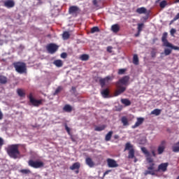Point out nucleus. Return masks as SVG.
<instances>
[{
  "label": "nucleus",
  "mask_w": 179,
  "mask_h": 179,
  "mask_svg": "<svg viewBox=\"0 0 179 179\" xmlns=\"http://www.w3.org/2000/svg\"><path fill=\"white\" fill-rule=\"evenodd\" d=\"M113 131H108V133L106 135V136H105V141H106V142H108V141H111V138L113 137Z\"/></svg>",
  "instance_id": "obj_24"
},
{
  "label": "nucleus",
  "mask_w": 179,
  "mask_h": 179,
  "mask_svg": "<svg viewBox=\"0 0 179 179\" xmlns=\"http://www.w3.org/2000/svg\"><path fill=\"white\" fill-rule=\"evenodd\" d=\"M125 72H127V70L126 69H120L117 71V73L119 75H124L125 74Z\"/></svg>",
  "instance_id": "obj_39"
},
{
  "label": "nucleus",
  "mask_w": 179,
  "mask_h": 179,
  "mask_svg": "<svg viewBox=\"0 0 179 179\" xmlns=\"http://www.w3.org/2000/svg\"><path fill=\"white\" fill-rule=\"evenodd\" d=\"M85 163L89 167H94V162H93V159L90 157H87L85 159Z\"/></svg>",
  "instance_id": "obj_18"
},
{
  "label": "nucleus",
  "mask_w": 179,
  "mask_h": 179,
  "mask_svg": "<svg viewBox=\"0 0 179 179\" xmlns=\"http://www.w3.org/2000/svg\"><path fill=\"white\" fill-rule=\"evenodd\" d=\"M71 37V34L68 31H64L62 34L63 40H68Z\"/></svg>",
  "instance_id": "obj_31"
},
{
  "label": "nucleus",
  "mask_w": 179,
  "mask_h": 179,
  "mask_svg": "<svg viewBox=\"0 0 179 179\" xmlns=\"http://www.w3.org/2000/svg\"><path fill=\"white\" fill-rule=\"evenodd\" d=\"M107 51H108V52H113V47L108 46L107 47Z\"/></svg>",
  "instance_id": "obj_48"
},
{
  "label": "nucleus",
  "mask_w": 179,
  "mask_h": 179,
  "mask_svg": "<svg viewBox=\"0 0 179 179\" xmlns=\"http://www.w3.org/2000/svg\"><path fill=\"white\" fill-rule=\"evenodd\" d=\"M3 5L6 8H8V9H10L12 8H14L15 1H13V0H7V1L3 2Z\"/></svg>",
  "instance_id": "obj_14"
},
{
  "label": "nucleus",
  "mask_w": 179,
  "mask_h": 179,
  "mask_svg": "<svg viewBox=\"0 0 179 179\" xmlns=\"http://www.w3.org/2000/svg\"><path fill=\"white\" fill-rule=\"evenodd\" d=\"M161 113H162V110L155 109L151 112V114H153L154 115H160Z\"/></svg>",
  "instance_id": "obj_35"
},
{
  "label": "nucleus",
  "mask_w": 179,
  "mask_h": 179,
  "mask_svg": "<svg viewBox=\"0 0 179 179\" xmlns=\"http://www.w3.org/2000/svg\"><path fill=\"white\" fill-rule=\"evenodd\" d=\"M124 150H129L128 159H135V150L130 143H127Z\"/></svg>",
  "instance_id": "obj_5"
},
{
  "label": "nucleus",
  "mask_w": 179,
  "mask_h": 179,
  "mask_svg": "<svg viewBox=\"0 0 179 179\" xmlns=\"http://www.w3.org/2000/svg\"><path fill=\"white\" fill-rule=\"evenodd\" d=\"M104 129H106V127L104 125H102L95 127L94 131L100 132L101 131H104Z\"/></svg>",
  "instance_id": "obj_36"
},
{
  "label": "nucleus",
  "mask_w": 179,
  "mask_h": 179,
  "mask_svg": "<svg viewBox=\"0 0 179 179\" xmlns=\"http://www.w3.org/2000/svg\"><path fill=\"white\" fill-rule=\"evenodd\" d=\"M133 64L134 65H139V58L138 57V55H134L133 57Z\"/></svg>",
  "instance_id": "obj_28"
},
{
  "label": "nucleus",
  "mask_w": 179,
  "mask_h": 179,
  "mask_svg": "<svg viewBox=\"0 0 179 179\" xmlns=\"http://www.w3.org/2000/svg\"><path fill=\"white\" fill-rule=\"evenodd\" d=\"M29 101L30 103L32 104V106H34V107H38V106L41 105L43 103V99H35L33 98V94L31 93L29 95Z\"/></svg>",
  "instance_id": "obj_8"
},
{
  "label": "nucleus",
  "mask_w": 179,
  "mask_h": 179,
  "mask_svg": "<svg viewBox=\"0 0 179 179\" xmlns=\"http://www.w3.org/2000/svg\"><path fill=\"white\" fill-rule=\"evenodd\" d=\"M167 167H169V162L162 163L158 166L157 171H162V173H166V171H167Z\"/></svg>",
  "instance_id": "obj_12"
},
{
  "label": "nucleus",
  "mask_w": 179,
  "mask_h": 179,
  "mask_svg": "<svg viewBox=\"0 0 179 179\" xmlns=\"http://www.w3.org/2000/svg\"><path fill=\"white\" fill-rule=\"evenodd\" d=\"M159 6L162 8V9H164L166 6H167V1L163 0L159 3Z\"/></svg>",
  "instance_id": "obj_33"
},
{
  "label": "nucleus",
  "mask_w": 179,
  "mask_h": 179,
  "mask_svg": "<svg viewBox=\"0 0 179 179\" xmlns=\"http://www.w3.org/2000/svg\"><path fill=\"white\" fill-rule=\"evenodd\" d=\"M59 46L55 43H50L46 46V50L49 54H55L58 51Z\"/></svg>",
  "instance_id": "obj_7"
},
{
  "label": "nucleus",
  "mask_w": 179,
  "mask_h": 179,
  "mask_svg": "<svg viewBox=\"0 0 179 179\" xmlns=\"http://www.w3.org/2000/svg\"><path fill=\"white\" fill-rule=\"evenodd\" d=\"M143 23L138 24V33H141L142 31V29H143Z\"/></svg>",
  "instance_id": "obj_41"
},
{
  "label": "nucleus",
  "mask_w": 179,
  "mask_h": 179,
  "mask_svg": "<svg viewBox=\"0 0 179 179\" xmlns=\"http://www.w3.org/2000/svg\"><path fill=\"white\" fill-rule=\"evenodd\" d=\"M166 47H168L169 48H171V50H175L176 51H179V47L173 45V44H171V43L168 44V45Z\"/></svg>",
  "instance_id": "obj_34"
},
{
  "label": "nucleus",
  "mask_w": 179,
  "mask_h": 179,
  "mask_svg": "<svg viewBox=\"0 0 179 179\" xmlns=\"http://www.w3.org/2000/svg\"><path fill=\"white\" fill-rule=\"evenodd\" d=\"M38 1H41V0H38Z\"/></svg>",
  "instance_id": "obj_60"
},
{
  "label": "nucleus",
  "mask_w": 179,
  "mask_h": 179,
  "mask_svg": "<svg viewBox=\"0 0 179 179\" xmlns=\"http://www.w3.org/2000/svg\"><path fill=\"white\" fill-rule=\"evenodd\" d=\"M64 127L67 134H69V135H71V129L68 127V124H66Z\"/></svg>",
  "instance_id": "obj_43"
},
{
  "label": "nucleus",
  "mask_w": 179,
  "mask_h": 179,
  "mask_svg": "<svg viewBox=\"0 0 179 179\" xmlns=\"http://www.w3.org/2000/svg\"><path fill=\"white\" fill-rule=\"evenodd\" d=\"M107 163H108V167L111 168V169H114L115 167H118V164H117V161L113 159H110L108 158L106 160Z\"/></svg>",
  "instance_id": "obj_13"
},
{
  "label": "nucleus",
  "mask_w": 179,
  "mask_h": 179,
  "mask_svg": "<svg viewBox=\"0 0 179 179\" xmlns=\"http://www.w3.org/2000/svg\"><path fill=\"white\" fill-rule=\"evenodd\" d=\"M176 179H179V176L177 177V178Z\"/></svg>",
  "instance_id": "obj_59"
},
{
  "label": "nucleus",
  "mask_w": 179,
  "mask_h": 179,
  "mask_svg": "<svg viewBox=\"0 0 179 179\" xmlns=\"http://www.w3.org/2000/svg\"><path fill=\"white\" fill-rule=\"evenodd\" d=\"M80 13V8L77 6H71L69 8V13L70 15H77L78 13Z\"/></svg>",
  "instance_id": "obj_10"
},
{
  "label": "nucleus",
  "mask_w": 179,
  "mask_h": 179,
  "mask_svg": "<svg viewBox=\"0 0 179 179\" xmlns=\"http://www.w3.org/2000/svg\"><path fill=\"white\" fill-rule=\"evenodd\" d=\"M121 103L124 104L127 107H128V106H131V101L128 99H122Z\"/></svg>",
  "instance_id": "obj_25"
},
{
  "label": "nucleus",
  "mask_w": 179,
  "mask_h": 179,
  "mask_svg": "<svg viewBox=\"0 0 179 179\" xmlns=\"http://www.w3.org/2000/svg\"><path fill=\"white\" fill-rule=\"evenodd\" d=\"M92 3L94 6H99V5L97 4L98 3V1L97 0H93L92 1Z\"/></svg>",
  "instance_id": "obj_49"
},
{
  "label": "nucleus",
  "mask_w": 179,
  "mask_h": 179,
  "mask_svg": "<svg viewBox=\"0 0 179 179\" xmlns=\"http://www.w3.org/2000/svg\"><path fill=\"white\" fill-rule=\"evenodd\" d=\"M109 173H111V170H108L105 171V173H103V177H106V176H107V174H108Z\"/></svg>",
  "instance_id": "obj_51"
},
{
  "label": "nucleus",
  "mask_w": 179,
  "mask_h": 179,
  "mask_svg": "<svg viewBox=\"0 0 179 179\" xmlns=\"http://www.w3.org/2000/svg\"><path fill=\"white\" fill-rule=\"evenodd\" d=\"M138 162V159H136V157H134V163H136Z\"/></svg>",
  "instance_id": "obj_57"
},
{
  "label": "nucleus",
  "mask_w": 179,
  "mask_h": 179,
  "mask_svg": "<svg viewBox=\"0 0 179 179\" xmlns=\"http://www.w3.org/2000/svg\"><path fill=\"white\" fill-rule=\"evenodd\" d=\"M100 31V29L98 27H94L91 29V33H97Z\"/></svg>",
  "instance_id": "obj_38"
},
{
  "label": "nucleus",
  "mask_w": 179,
  "mask_h": 179,
  "mask_svg": "<svg viewBox=\"0 0 179 179\" xmlns=\"http://www.w3.org/2000/svg\"><path fill=\"white\" fill-rule=\"evenodd\" d=\"M76 174H79V169H76V171H75Z\"/></svg>",
  "instance_id": "obj_56"
},
{
  "label": "nucleus",
  "mask_w": 179,
  "mask_h": 179,
  "mask_svg": "<svg viewBox=\"0 0 179 179\" xmlns=\"http://www.w3.org/2000/svg\"><path fill=\"white\" fill-rule=\"evenodd\" d=\"M101 94L102 95V97H103L104 99H107L108 96H110V90L108 88L102 90L101 92Z\"/></svg>",
  "instance_id": "obj_16"
},
{
  "label": "nucleus",
  "mask_w": 179,
  "mask_h": 179,
  "mask_svg": "<svg viewBox=\"0 0 179 179\" xmlns=\"http://www.w3.org/2000/svg\"><path fill=\"white\" fill-rule=\"evenodd\" d=\"M179 3V0H176L175 1H174V3Z\"/></svg>",
  "instance_id": "obj_58"
},
{
  "label": "nucleus",
  "mask_w": 179,
  "mask_h": 179,
  "mask_svg": "<svg viewBox=\"0 0 179 179\" xmlns=\"http://www.w3.org/2000/svg\"><path fill=\"white\" fill-rule=\"evenodd\" d=\"M172 150L173 152H174L175 153H178L179 152V141L178 143H176L175 144V145H173L172 147Z\"/></svg>",
  "instance_id": "obj_27"
},
{
  "label": "nucleus",
  "mask_w": 179,
  "mask_h": 179,
  "mask_svg": "<svg viewBox=\"0 0 179 179\" xmlns=\"http://www.w3.org/2000/svg\"><path fill=\"white\" fill-rule=\"evenodd\" d=\"M176 31H177L176 30V29L172 28V29H171V31H170L171 35V36H174V34H176Z\"/></svg>",
  "instance_id": "obj_44"
},
{
  "label": "nucleus",
  "mask_w": 179,
  "mask_h": 179,
  "mask_svg": "<svg viewBox=\"0 0 179 179\" xmlns=\"http://www.w3.org/2000/svg\"><path fill=\"white\" fill-rule=\"evenodd\" d=\"M177 20H174V18L171 21L170 24H172L173 22H176Z\"/></svg>",
  "instance_id": "obj_54"
},
{
  "label": "nucleus",
  "mask_w": 179,
  "mask_h": 179,
  "mask_svg": "<svg viewBox=\"0 0 179 179\" xmlns=\"http://www.w3.org/2000/svg\"><path fill=\"white\" fill-rule=\"evenodd\" d=\"M7 155L11 159H19L20 157V151H19V144H12L6 149Z\"/></svg>",
  "instance_id": "obj_3"
},
{
  "label": "nucleus",
  "mask_w": 179,
  "mask_h": 179,
  "mask_svg": "<svg viewBox=\"0 0 179 179\" xmlns=\"http://www.w3.org/2000/svg\"><path fill=\"white\" fill-rule=\"evenodd\" d=\"M69 169L70 170H79L80 169V163L75 162Z\"/></svg>",
  "instance_id": "obj_19"
},
{
  "label": "nucleus",
  "mask_w": 179,
  "mask_h": 179,
  "mask_svg": "<svg viewBox=\"0 0 179 179\" xmlns=\"http://www.w3.org/2000/svg\"><path fill=\"white\" fill-rule=\"evenodd\" d=\"M111 30L113 33H118L120 31V25L118 24L112 25Z\"/></svg>",
  "instance_id": "obj_21"
},
{
  "label": "nucleus",
  "mask_w": 179,
  "mask_h": 179,
  "mask_svg": "<svg viewBox=\"0 0 179 179\" xmlns=\"http://www.w3.org/2000/svg\"><path fill=\"white\" fill-rule=\"evenodd\" d=\"M71 90H73V92H76V87H72Z\"/></svg>",
  "instance_id": "obj_53"
},
{
  "label": "nucleus",
  "mask_w": 179,
  "mask_h": 179,
  "mask_svg": "<svg viewBox=\"0 0 179 179\" xmlns=\"http://www.w3.org/2000/svg\"><path fill=\"white\" fill-rule=\"evenodd\" d=\"M13 66L15 68L17 73H26L27 72V67L26 63L22 62H15L13 63Z\"/></svg>",
  "instance_id": "obj_4"
},
{
  "label": "nucleus",
  "mask_w": 179,
  "mask_h": 179,
  "mask_svg": "<svg viewBox=\"0 0 179 179\" xmlns=\"http://www.w3.org/2000/svg\"><path fill=\"white\" fill-rule=\"evenodd\" d=\"M61 90H62V87H58L54 92V96H56V94H58V93H59Z\"/></svg>",
  "instance_id": "obj_42"
},
{
  "label": "nucleus",
  "mask_w": 179,
  "mask_h": 179,
  "mask_svg": "<svg viewBox=\"0 0 179 179\" xmlns=\"http://www.w3.org/2000/svg\"><path fill=\"white\" fill-rule=\"evenodd\" d=\"M165 150H166V141H161L160 145L157 148L158 155H163Z\"/></svg>",
  "instance_id": "obj_11"
},
{
  "label": "nucleus",
  "mask_w": 179,
  "mask_h": 179,
  "mask_svg": "<svg viewBox=\"0 0 179 179\" xmlns=\"http://www.w3.org/2000/svg\"><path fill=\"white\" fill-rule=\"evenodd\" d=\"M113 79H114V77L111 76H108L104 78H99V85L101 87H104V86H106V83H108V82H110V80H113Z\"/></svg>",
  "instance_id": "obj_9"
},
{
  "label": "nucleus",
  "mask_w": 179,
  "mask_h": 179,
  "mask_svg": "<svg viewBox=\"0 0 179 179\" xmlns=\"http://www.w3.org/2000/svg\"><path fill=\"white\" fill-rule=\"evenodd\" d=\"M63 110L66 111V113H71L72 111V106L70 105H65Z\"/></svg>",
  "instance_id": "obj_30"
},
{
  "label": "nucleus",
  "mask_w": 179,
  "mask_h": 179,
  "mask_svg": "<svg viewBox=\"0 0 179 179\" xmlns=\"http://www.w3.org/2000/svg\"><path fill=\"white\" fill-rule=\"evenodd\" d=\"M121 122L123 124V127H128L129 125V122H128V117L123 116L121 118Z\"/></svg>",
  "instance_id": "obj_20"
},
{
  "label": "nucleus",
  "mask_w": 179,
  "mask_h": 179,
  "mask_svg": "<svg viewBox=\"0 0 179 179\" xmlns=\"http://www.w3.org/2000/svg\"><path fill=\"white\" fill-rule=\"evenodd\" d=\"M3 144H4L3 139L0 137V148H2V146H3Z\"/></svg>",
  "instance_id": "obj_47"
},
{
  "label": "nucleus",
  "mask_w": 179,
  "mask_h": 179,
  "mask_svg": "<svg viewBox=\"0 0 179 179\" xmlns=\"http://www.w3.org/2000/svg\"><path fill=\"white\" fill-rule=\"evenodd\" d=\"M171 51H172L171 49H169V48L164 49V54L166 56L170 55V54H171Z\"/></svg>",
  "instance_id": "obj_40"
},
{
  "label": "nucleus",
  "mask_w": 179,
  "mask_h": 179,
  "mask_svg": "<svg viewBox=\"0 0 179 179\" xmlns=\"http://www.w3.org/2000/svg\"><path fill=\"white\" fill-rule=\"evenodd\" d=\"M129 82V76H125L115 83L117 90L115 92V96H120L127 90V85Z\"/></svg>",
  "instance_id": "obj_2"
},
{
  "label": "nucleus",
  "mask_w": 179,
  "mask_h": 179,
  "mask_svg": "<svg viewBox=\"0 0 179 179\" xmlns=\"http://www.w3.org/2000/svg\"><path fill=\"white\" fill-rule=\"evenodd\" d=\"M89 55H86V54H84V55H82L80 57V59H81V61H89Z\"/></svg>",
  "instance_id": "obj_32"
},
{
  "label": "nucleus",
  "mask_w": 179,
  "mask_h": 179,
  "mask_svg": "<svg viewBox=\"0 0 179 179\" xmlns=\"http://www.w3.org/2000/svg\"><path fill=\"white\" fill-rule=\"evenodd\" d=\"M146 10L145 7H141L136 9V13H139V15H142V13H146Z\"/></svg>",
  "instance_id": "obj_26"
},
{
  "label": "nucleus",
  "mask_w": 179,
  "mask_h": 179,
  "mask_svg": "<svg viewBox=\"0 0 179 179\" xmlns=\"http://www.w3.org/2000/svg\"><path fill=\"white\" fill-rule=\"evenodd\" d=\"M17 93L20 97H24V96H26V93H24V91L22 89H18Z\"/></svg>",
  "instance_id": "obj_29"
},
{
  "label": "nucleus",
  "mask_w": 179,
  "mask_h": 179,
  "mask_svg": "<svg viewBox=\"0 0 179 179\" xmlns=\"http://www.w3.org/2000/svg\"><path fill=\"white\" fill-rule=\"evenodd\" d=\"M54 65L57 66V68H61L64 65V63L62 62V60L61 59H57L53 62Z\"/></svg>",
  "instance_id": "obj_22"
},
{
  "label": "nucleus",
  "mask_w": 179,
  "mask_h": 179,
  "mask_svg": "<svg viewBox=\"0 0 179 179\" xmlns=\"http://www.w3.org/2000/svg\"><path fill=\"white\" fill-rule=\"evenodd\" d=\"M151 57L152 58H156V52L155 50L151 52Z\"/></svg>",
  "instance_id": "obj_46"
},
{
  "label": "nucleus",
  "mask_w": 179,
  "mask_h": 179,
  "mask_svg": "<svg viewBox=\"0 0 179 179\" xmlns=\"http://www.w3.org/2000/svg\"><path fill=\"white\" fill-rule=\"evenodd\" d=\"M3 118V115L2 114V112L0 111V120H2Z\"/></svg>",
  "instance_id": "obj_52"
},
{
  "label": "nucleus",
  "mask_w": 179,
  "mask_h": 179,
  "mask_svg": "<svg viewBox=\"0 0 179 179\" xmlns=\"http://www.w3.org/2000/svg\"><path fill=\"white\" fill-rule=\"evenodd\" d=\"M114 138H115V139H118L119 136H118V135H115Z\"/></svg>",
  "instance_id": "obj_55"
},
{
  "label": "nucleus",
  "mask_w": 179,
  "mask_h": 179,
  "mask_svg": "<svg viewBox=\"0 0 179 179\" xmlns=\"http://www.w3.org/2000/svg\"><path fill=\"white\" fill-rule=\"evenodd\" d=\"M151 153H152L153 157H156L157 154H156V151H155V150H151Z\"/></svg>",
  "instance_id": "obj_50"
},
{
  "label": "nucleus",
  "mask_w": 179,
  "mask_h": 179,
  "mask_svg": "<svg viewBox=\"0 0 179 179\" xmlns=\"http://www.w3.org/2000/svg\"><path fill=\"white\" fill-rule=\"evenodd\" d=\"M28 165L33 169H41L44 166V162L41 161H34L33 159H29L28 162Z\"/></svg>",
  "instance_id": "obj_6"
},
{
  "label": "nucleus",
  "mask_w": 179,
  "mask_h": 179,
  "mask_svg": "<svg viewBox=\"0 0 179 179\" xmlns=\"http://www.w3.org/2000/svg\"><path fill=\"white\" fill-rule=\"evenodd\" d=\"M143 124V117H138L137 119V121L136 122L135 124L131 127L133 129H135V128H138L139 125H142Z\"/></svg>",
  "instance_id": "obj_17"
},
{
  "label": "nucleus",
  "mask_w": 179,
  "mask_h": 179,
  "mask_svg": "<svg viewBox=\"0 0 179 179\" xmlns=\"http://www.w3.org/2000/svg\"><path fill=\"white\" fill-rule=\"evenodd\" d=\"M141 151L145 155L148 163H152V164L148 167V170L145 171L144 176H148L149 174L151 176H156L157 169H155V163H153V158H152L150 152L145 147L141 148Z\"/></svg>",
  "instance_id": "obj_1"
},
{
  "label": "nucleus",
  "mask_w": 179,
  "mask_h": 179,
  "mask_svg": "<svg viewBox=\"0 0 179 179\" xmlns=\"http://www.w3.org/2000/svg\"><path fill=\"white\" fill-rule=\"evenodd\" d=\"M20 173L22 174H31V171H30V169H21Z\"/></svg>",
  "instance_id": "obj_37"
},
{
  "label": "nucleus",
  "mask_w": 179,
  "mask_h": 179,
  "mask_svg": "<svg viewBox=\"0 0 179 179\" xmlns=\"http://www.w3.org/2000/svg\"><path fill=\"white\" fill-rule=\"evenodd\" d=\"M68 57V54H66V52H62L61 54V58L65 59Z\"/></svg>",
  "instance_id": "obj_45"
},
{
  "label": "nucleus",
  "mask_w": 179,
  "mask_h": 179,
  "mask_svg": "<svg viewBox=\"0 0 179 179\" xmlns=\"http://www.w3.org/2000/svg\"><path fill=\"white\" fill-rule=\"evenodd\" d=\"M0 83L1 85H6L8 83V78L5 76H0Z\"/></svg>",
  "instance_id": "obj_23"
},
{
  "label": "nucleus",
  "mask_w": 179,
  "mask_h": 179,
  "mask_svg": "<svg viewBox=\"0 0 179 179\" xmlns=\"http://www.w3.org/2000/svg\"><path fill=\"white\" fill-rule=\"evenodd\" d=\"M167 32H164L162 35V41L164 47H167L170 44L169 41L167 40Z\"/></svg>",
  "instance_id": "obj_15"
}]
</instances>
